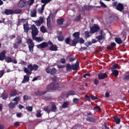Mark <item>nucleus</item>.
Returning a JSON list of instances; mask_svg holds the SVG:
<instances>
[{
  "label": "nucleus",
  "instance_id": "nucleus-24",
  "mask_svg": "<svg viewBox=\"0 0 129 129\" xmlns=\"http://www.w3.org/2000/svg\"><path fill=\"white\" fill-rule=\"evenodd\" d=\"M31 17L36 18L37 17V10L34 9L31 12Z\"/></svg>",
  "mask_w": 129,
  "mask_h": 129
},
{
  "label": "nucleus",
  "instance_id": "nucleus-56",
  "mask_svg": "<svg viewBox=\"0 0 129 129\" xmlns=\"http://www.w3.org/2000/svg\"><path fill=\"white\" fill-rule=\"evenodd\" d=\"M100 5H101L102 8H107V7L105 5V4L101 1L100 2Z\"/></svg>",
  "mask_w": 129,
  "mask_h": 129
},
{
  "label": "nucleus",
  "instance_id": "nucleus-57",
  "mask_svg": "<svg viewBox=\"0 0 129 129\" xmlns=\"http://www.w3.org/2000/svg\"><path fill=\"white\" fill-rule=\"evenodd\" d=\"M97 38L99 41H101V40L103 39V36L101 34V35L97 36Z\"/></svg>",
  "mask_w": 129,
  "mask_h": 129
},
{
  "label": "nucleus",
  "instance_id": "nucleus-12",
  "mask_svg": "<svg viewBox=\"0 0 129 129\" xmlns=\"http://www.w3.org/2000/svg\"><path fill=\"white\" fill-rule=\"evenodd\" d=\"M107 74L106 73H100L98 75V79L102 80V79H105L107 77Z\"/></svg>",
  "mask_w": 129,
  "mask_h": 129
},
{
  "label": "nucleus",
  "instance_id": "nucleus-46",
  "mask_svg": "<svg viewBox=\"0 0 129 129\" xmlns=\"http://www.w3.org/2000/svg\"><path fill=\"white\" fill-rule=\"evenodd\" d=\"M94 110H98V111H99L100 112H101V108L100 107H99V106H96L95 107H94Z\"/></svg>",
  "mask_w": 129,
  "mask_h": 129
},
{
  "label": "nucleus",
  "instance_id": "nucleus-27",
  "mask_svg": "<svg viewBox=\"0 0 129 129\" xmlns=\"http://www.w3.org/2000/svg\"><path fill=\"white\" fill-rule=\"evenodd\" d=\"M65 95L67 96V97H69V95H75V91L70 90L67 93H66Z\"/></svg>",
  "mask_w": 129,
  "mask_h": 129
},
{
  "label": "nucleus",
  "instance_id": "nucleus-8",
  "mask_svg": "<svg viewBox=\"0 0 129 129\" xmlns=\"http://www.w3.org/2000/svg\"><path fill=\"white\" fill-rule=\"evenodd\" d=\"M45 71L48 74H51V75H55L57 72V70L55 68L52 69L47 68L45 69Z\"/></svg>",
  "mask_w": 129,
  "mask_h": 129
},
{
  "label": "nucleus",
  "instance_id": "nucleus-2",
  "mask_svg": "<svg viewBox=\"0 0 129 129\" xmlns=\"http://www.w3.org/2000/svg\"><path fill=\"white\" fill-rule=\"evenodd\" d=\"M112 6L113 8H115L117 11H119V12H121L124 10L123 4L120 3H117V2H113Z\"/></svg>",
  "mask_w": 129,
  "mask_h": 129
},
{
  "label": "nucleus",
  "instance_id": "nucleus-61",
  "mask_svg": "<svg viewBox=\"0 0 129 129\" xmlns=\"http://www.w3.org/2000/svg\"><path fill=\"white\" fill-rule=\"evenodd\" d=\"M84 50H87V47H81V48H80V52H83V51H84Z\"/></svg>",
  "mask_w": 129,
  "mask_h": 129
},
{
  "label": "nucleus",
  "instance_id": "nucleus-17",
  "mask_svg": "<svg viewBox=\"0 0 129 129\" xmlns=\"http://www.w3.org/2000/svg\"><path fill=\"white\" fill-rule=\"evenodd\" d=\"M26 2H24V0L20 1L18 4V8L20 9H23L24 7L26 6Z\"/></svg>",
  "mask_w": 129,
  "mask_h": 129
},
{
  "label": "nucleus",
  "instance_id": "nucleus-47",
  "mask_svg": "<svg viewBox=\"0 0 129 129\" xmlns=\"http://www.w3.org/2000/svg\"><path fill=\"white\" fill-rule=\"evenodd\" d=\"M26 109H27L28 111L32 112V111H33V106H27L26 107Z\"/></svg>",
  "mask_w": 129,
  "mask_h": 129
},
{
  "label": "nucleus",
  "instance_id": "nucleus-21",
  "mask_svg": "<svg viewBox=\"0 0 129 129\" xmlns=\"http://www.w3.org/2000/svg\"><path fill=\"white\" fill-rule=\"evenodd\" d=\"M10 95L11 97H13V96H16V95H18V91L16 89L13 90L10 92Z\"/></svg>",
  "mask_w": 129,
  "mask_h": 129
},
{
  "label": "nucleus",
  "instance_id": "nucleus-13",
  "mask_svg": "<svg viewBox=\"0 0 129 129\" xmlns=\"http://www.w3.org/2000/svg\"><path fill=\"white\" fill-rule=\"evenodd\" d=\"M72 67L73 70H78L79 68V61L77 60L76 63L72 64Z\"/></svg>",
  "mask_w": 129,
  "mask_h": 129
},
{
  "label": "nucleus",
  "instance_id": "nucleus-60",
  "mask_svg": "<svg viewBox=\"0 0 129 129\" xmlns=\"http://www.w3.org/2000/svg\"><path fill=\"white\" fill-rule=\"evenodd\" d=\"M73 101L74 103H77V102H78L79 101V99H78L77 98H75L73 99Z\"/></svg>",
  "mask_w": 129,
  "mask_h": 129
},
{
  "label": "nucleus",
  "instance_id": "nucleus-58",
  "mask_svg": "<svg viewBox=\"0 0 129 129\" xmlns=\"http://www.w3.org/2000/svg\"><path fill=\"white\" fill-rule=\"evenodd\" d=\"M87 76H88V77H90V76H91V74H90V73L84 74L83 77L84 78H86Z\"/></svg>",
  "mask_w": 129,
  "mask_h": 129
},
{
  "label": "nucleus",
  "instance_id": "nucleus-4",
  "mask_svg": "<svg viewBox=\"0 0 129 129\" xmlns=\"http://www.w3.org/2000/svg\"><path fill=\"white\" fill-rule=\"evenodd\" d=\"M27 44L28 46L29 52L33 53L34 52V47H35V43L33 42V40L31 38L27 39Z\"/></svg>",
  "mask_w": 129,
  "mask_h": 129
},
{
  "label": "nucleus",
  "instance_id": "nucleus-63",
  "mask_svg": "<svg viewBox=\"0 0 129 129\" xmlns=\"http://www.w3.org/2000/svg\"><path fill=\"white\" fill-rule=\"evenodd\" d=\"M34 2H35V0H29V1L28 2L29 6H32V5L34 4Z\"/></svg>",
  "mask_w": 129,
  "mask_h": 129
},
{
  "label": "nucleus",
  "instance_id": "nucleus-1",
  "mask_svg": "<svg viewBox=\"0 0 129 129\" xmlns=\"http://www.w3.org/2000/svg\"><path fill=\"white\" fill-rule=\"evenodd\" d=\"M27 68H24V72L26 73L27 75L24 76V79L22 82V83H26V82H29L30 81V77L28 75H31L32 74V71H37L39 69V66L37 64H30L27 66Z\"/></svg>",
  "mask_w": 129,
  "mask_h": 129
},
{
  "label": "nucleus",
  "instance_id": "nucleus-31",
  "mask_svg": "<svg viewBox=\"0 0 129 129\" xmlns=\"http://www.w3.org/2000/svg\"><path fill=\"white\" fill-rule=\"evenodd\" d=\"M64 18L58 19L56 20V23L57 25H63V23H64Z\"/></svg>",
  "mask_w": 129,
  "mask_h": 129
},
{
  "label": "nucleus",
  "instance_id": "nucleus-43",
  "mask_svg": "<svg viewBox=\"0 0 129 129\" xmlns=\"http://www.w3.org/2000/svg\"><path fill=\"white\" fill-rule=\"evenodd\" d=\"M36 116L37 117H42V114H41V110H38L37 111Z\"/></svg>",
  "mask_w": 129,
  "mask_h": 129
},
{
  "label": "nucleus",
  "instance_id": "nucleus-55",
  "mask_svg": "<svg viewBox=\"0 0 129 129\" xmlns=\"http://www.w3.org/2000/svg\"><path fill=\"white\" fill-rule=\"evenodd\" d=\"M23 100L24 101H27L29 100V96L28 95H25L23 96Z\"/></svg>",
  "mask_w": 129,
  "mask_h": 129
},
{
  "label": "nucleus",
  "instance_id": "nucleus-28",
  "mask_svg": "<svg viewBox=\"0 0 129 129\" xmlns=\"http://www.w3.org/2000/svg\"><path fill=\"white\" fill-rule=\"evenodd\" d=\"M47 28L49 29H51V19L50 18V17H48L47 19Z\"/></svg>",
  "mask_w": 129,
  "mask_h": 129
},
{
  "label": "nucleus",
  "instance_id": "nucleus-33",
  "mask_svg": "<svg viewBox=\"0 0 129 129\" xmlns=\"http://www.w3.org/2000/svg\"><path fill=\"white\" fill-rule=\"evenodd\" d=\"M115 41L116 43H117V44H120L122 43V40H121V38H120V37H116L115 38Z\"/></svg>",
  "mask_w": 129,
  "mask_h": 129
},
{
  "label": "nucleus",
  "instance_id": "nucleus-29",
  "mask_svg": "<svg viewBox=\"0 0 129 129\" xmlns=\"http://www.w3.org/2000/svg\"><path fill=\"white\" fill-rule=\"evenodd\" d=\"M16 105H17V104L15 102H11L8 104V106L11 109H13V108H15L16 107Z\"/></svg>",
  "mask_w": 129,
  "mask_h": 129
},
{
  "label": "nucleus",
  "instance_id": "nucleus-50",
  "mask_svg": "<svg viewBox=\"0 0 129 129\" xmlns=\"http://www.w3.org/2000/svg\"><path fill=\"white\" fill-rule=\"evenodd\" d=\"M51 97H52V95L50 94H48L46 96L44 97L43 98L44 99H51Z\"/></svg>",
  "mask_w": 129,
  "mask_h": 129
},
{
  "label": "nucleus",
  "instance_id": "nucleus-32",
  "mask_svg": "<svg viewBox=\"0 0 129 129\" xmlns=\"http://www.w3.org/2000/svg\"><path fill=\"white\" fill-rule=\"evenodd\" d=\"M13 101H15L14 103H15L16 104H18L19 102H20V100H21V98L20 97H16L14 99H12Z\"/></svg>",
  "mask_w": 129,
  "mask_h": 129
},
{
  "label": "nucleus",
  "instance_id": "nucleus-37",
  "mask_svg": "<svg viewBox=\"0 0 129 129\" xmlns=\"http://www.w3.org/2000/svg\"><path fill=\"white\" fill-rule=\"evenodd\" d=\"M5 60L7 63H11L12 61V58L10 56H6Z\"/></svg>",
  "mask_w": 129,
  "mask_h": 129
},
{
  "label": "nucleus",
  "instance_id": "nucleus-19",
  "mask_svg": "<svg viewBox=\"0 0 129 129\" xmlns=\"http://www.w3.org/2000/svg\"><path fill=\"white\" fill-rule=\"evenodd\" d=\"M86 120L89 122H95L96 121V119L93 116H88L86 118Z\"/></svg>",
  "mask_w": 129,
  "mask_h": 129
},
{
  "label": "nucleus",
  "instance_id": "nucleus-7",
  "mask_svg": "<svg viewBox=\"0 0 129 129\" xmlns=\"http://www.w3.org/2000/svg\"><path fill=\"white\" fill-rule=\"evenodd\" d=\"M99 30H100V27H99V26L96 24H94L93 26L90 27V32L92 34L97 33Z\"/></svg>",
  "mask_w": 129,
  "mask_h": 129
},
{
  "label": "nucleus",
  "instance_id": "nucleus-15",
  "mask_svg": "<svg viewBox=\"0 0 129 129\" xmlns=\"http://www.w3.org/2000/svg\"><path fill=\"white\" fill-rule=\"evenodd\" d=\"M47 93V91H42L38 90L34 93L35 95H38L39 96H42V95H45Z\"/></svg>",
  "mask_w": 129,
  "mask_h": 129
},
{
  "label": "nucleus",
  "instance_id": "nucleus-25",
  "mask_svg": "<svg viewBox=\"0 0 129 129\" xmlns=\"http://www.w3.org/2000/svg\"><path fill=\"white\" fill-rule=\"evenodd\" d=\"M66 70L67 72H70V71H72V70H73L72 64L71 65L70 63L67 64Z\"/></svg>",
  "mask_w": 129,
  "mask_h": 129
},
{
  "label": "nucleus",
  "instance_id": "nucleus-30",
  "mask_svg": "<svg viewBox=\"0 0 129 129\" xmlns=\"http://www.w3.org/2000/svg\"><path fill=\"white\" fill-rule=\"evenodd\" d=\"M1 97L2 98V99H4V100H7V99H8V94H7V93H3L1 95Z\"/></svg>",
  "mask_w": 129,
  "mask_h": 129
},
{
  "label": "nucleus",
  "instance_id": "nucleus-52",
  "mask_svg": "<svg viewBox=\"0 0 129 129\" xmlns=\"http://www.w3.org/2000/svg\"><path fill=\"white\" fill-rule=\"evenodd\" d=\"M94 84L95 85H98L99 84V80H97V79L94 80Z\"/></svg>",
  "mask_w": 129,
  "mask_h": 129
},
{
  "label": "nucleus",
  "instance_id": "nucleus-54",
  "mask_svg": "<svg viewBox=\"0 0 129 129\" xmlns=\"http://www.w3.org/2000/svg\"><path fill=\"white\" fill-rule=\"evenodd\" d=\"M85 98H86V100H87V101L90 102V100H91V98H90V97H89V96H88L87 95H85Z\"/></svg>",
  "mask_w": 129,
  "mask_h": 129
},
{
  "label": "nucleus",
  "instance_id": "nucleus-3",
  "mask_svg": "<svg viewBox=\"0 0 129 129\" xmlns=\"http://www.w3.org/2000/svg\"><path fill=\"white\" fill-rule=\"evenodd\" d=\"M51 103L52 104V105L51 106V109H49V106L43 108L44 111H46L47 113H50L51 111L52 112H56L57 110V107L55 103L51 102Z\"/></svg>",
  "mask_w": 129,
  "mask_h": 129
},
{
  "label": "nucleus",
  "instance_id": "nucleus-64",
  "mask_svg": "<svg viewBox=\"0 0 129 129\" xmlns=\"http://www.w3.org/2000/svg\"><path fill=\"white\" fill-rule=\"evenodd\" d=\"M4 74H5V71L2 70L0 72V78H2L3 76H4Z\"/></svg>",
  "mask_w": 129,
  "mask_h": 129
},
{
  "label": "nucleus",
  "instance_id": "nucleus-38",
  "mask_svg": "<svg viewBox=\"0 0 129 129\" xmlns=\"http://www.w3.org/2000/svg\"><path fill=\"white\" fill-rule=\"evenodd\" d=\"M22 38L20 37H18L16 39V43L18 44V45H20V44H22Z\"/></svg>",
  "mask_w": 129,
  "mask_h": 129
},
{
  "label": "nucleus",
  "instance_id": "nucleus-6",
  "mask_svg": "<svg viewBox=\"0 0 129 129\" xmlns=\"http://www.w3.org/2000/svg\"><path fill=\"white\" fill-rule=\"evenodd\" d=\"M30 30H31L32 37H36V36H38V34H39V30L35 25H31Z\"/></svg>",
  "mask_w": 129,
  "mask_h": 129
},
{
  "label": "nucleus",
  "instance_id": "nucleus-23",
  "mask_svg": "<svg viewBox=\"0 0 129 129\" xmlns=\"http://www.w3.org/2000/svg\"><path fill=\"white\" fill-rule=\"evenodd\" d=\"M82 10L83 12H85V11H91L92 10V7L89 6H84Z\"/></svg>",
  "mask_w": 129,
  "mask_h": 129
},
{
  "label": "nucleus",
  "instance_id": "nucleus-42",
  "mask_svg": "<svg viewBox=\"0 0 129 129\" xmlns=\"http://www.w3.org/2000/svg\"><path fill=\"white\" fill-rule=\"evenodd\" d=\"M70 40H71V38L70 37H68L65 39L64 41H65L66 44L71 46V43H70Z\"/></svg>",
  "mask_w": 129,
  "mask_h": 129
},
{
  "label": "nucleus",
  "instance_id": "nucleus-34",
  "mask_svg": "<svg viewBox=\"0 0 129 129\" xmlns=\"http://www.w3.org/2000/svg\"><path fill=\"white\" fill-rule=\"evenodd\" d=\"M77 43H78V39L74 38L72 41L71 46H73V47H75V46L77 45Z\"/></svg>",
  "mask_w": 129,
  "mask_h": 129
},
{
  "label": "nucleus",
  "instance_id": "nucleus-44",
  "mask_svg": "<svg viewBox=\"0 0 129 129\" xmlns=\"http://www.w3.org/2000/svg\"><path fill=\"white\" fill-rule=\"evenodd\" d=\"M112 75L115 77L118 76V71L116 70L112 71Z\"/></svg>",
  "mask_w": 129,
  "mask_h": 129
},
{
  "label": "nucleus",
  "instance_id": "nucleus-40",
  "mask_svg": "<svg viewBox=\"0 0 129 129\" xmlns=\"http://www.w3.org/2000/svg\"><path fill=\"white\" fill-rule=\"evenodd\" d=\"M69 105V102L66 101L63 102V104L62 105V107H63V108H67V107H68Z\"/></svg>",
  "mask_w": 129,
  "mask_h": 129
},
{
  "label": "nucleus",
  "instance_id": "nucleus-39",
  "mask_svg": "<svg viewBox=\"0 0 129 129\" xmlns=\"http://www.w3.org/2000/svg\"><path fill=\"white\" fill-rule=\"evenodd\" d=\"M40 31L41 33H47V30L45 28V26H42L40 27Z\"/></svg>",
  "mask_w": 129,
  "mask_h": 129
},
{
  "label": "nucleus",
  "instance_id": "nucleus-48",
  "mask_svg": "<svg viewBox=\"0 0 129 129\" xmlns=\"http://www.w3.org/2000/svg\"><path fill=\"white\" fill-rule=\"evenodd\" d=\"M81 19V14H80L78 16H77L75 18V21L76 22H78V21H80Z\"/></svg>",
  "mask_w": 129,
  "mask_h": 129
},
{
  "label": "nucleus",
  "instance_id": "nucleus-14",
  "mask_svg": "<svg viewBox=\"0 0 129 129\" xmlns=\"http://www.w3.org/2000/svg\"><path fill=\"white\" fill-rule=\"evenodd\" d=\"M4 14L7 15V16H9V15H14V10L8 9H5Z\"/></svg>",
  "mask_w": 129,
  "mask_h": 129
},
{
  "label": "nucleus",
  "instance_id": "nucleus-49",
  "mask_svg": "<svg viewBox=\"0 0 129 129\" xmlns=\"http://www.w3.org/2000/svg\"><path fill=\"white\" fill-rule=\"evenodd\" d=\"M85 36L86 38H89L90 37V34L89 33V31H87L85 32Z\"/></svg>",
  "mask_w": 129,
  "mask_h": 129
},
{
  "label": "nucleus",
  "instance_id": "nucleus-11",
  "mask_svg": "<svg viewBox=\"0 0 129 129\" xmlns=\"http://www.w3.org/2000/svg\"><path fill=\"white\" fill-rule=\"evenodd\" d=\"M34 23L37 27H40L44 23V19L42 17H40L39 20L34 21Z\"/></svg>",
  "mask_w": 129,
  "mask_h": 129
},
{
  "label": "nucleus",
  "instance_id": "nucleus-36",
  "mask_svg": "<svg viewBox=\"0 0 129 129\" xmlns=\"http://www.w3.org/2000/svg\"><path fill=\"white\" fill-rule=\"evenodd\" d=\"M57 39L60 42H63L64 41V36L62 34H60L57 36Z\"/></svg>",
  "mask_w": 129,
  "mask_h": 129
},
{
  "label": "nucleus",
  "instance_id": "nucleus-35",
  "mask_svg": "<svg viewBox=\"0 0 129 129\" xmlns=\"http://www.w3.org/2000/svg\"><path fill=\"white\" fill-rule=\"evenodd\" d=\"M113 118L116 124H119V123L120 122V118H118L116 116H114L113 117Z\"/></svg>",
  "mask_w": 129,
  "mask_h": 129
},
{
  "label": "nucleus",
  "instance_id": "nucleus-18",
  "mask_svg": "<svg viewBox=\"0 0 129 129\" xmlns=\"http://www.w3.org/2000/svg\"><path fill=\"white\" fill-rule=\"evenodd\" d=\"M116 46V44L115 42H111L110 45L107 47V49L109 51H112Z\"/></svg>",
  "mask_w": 129,
  "mask_h": 129
},
{
  "label": "nucleus",
  "instance_id": "nucleus-51",
  "mask_svg": "<svg viewBox=\"0 0 129 129\" xmlns=\"http://www.w3.org/2000/svg\"><path fill=\"white\" fill-rule=\"evenodd\" d=\"M41 3H42V4H44L42 6V7H41V9H43L44 10L45 9V7L47 5V4H49V2H41Z\"/></svg>",
  "mask_w": 129,
  "mask_h": 129
},
{
  "label": "nucleus",
  "instance_id": "nucleus-41",
  "mask_svg": "<svg viewBox=\"0 0 129 129\" xmlns=\"http://www.w3.org/2000/svg\"><path fill=\"white\" fill-rule=\"evenodd\" d=\"M127 74L125 75V76L123 78V80H124V81H127V80L129 81V72H127Z\"/></svg>",
  "mask_w": 129,
  "mask_h": 129
},
{
  "label": "nucleus",
  "instance_id": "nucleus-62",
  "mask_svg": "<svg viewBox=\"0 0 129 129\" xmlns=\"http://www.w3.org/2000/svg\"><path fill=\"white\" fill-rule=\"evenodd\" d=\"M85 41L83 38H80L79 40H78V43H80V44H83L84 43Z\"/></svg>",
  "mask_w": 129,
  "mask_h": 129
},
{
  "label": "nucleus",
  "instance_id": "nucleus-10",
  "mask_svg": "<svg viewBox=\"0 0 129 129\" xmlns=\"http://www.w3.org/2000/svg\"><path fill=\"white\" fill-rule=\"evenodd\" d=\"M48 46H49V45L47 42H43L37 45V48H38V49H44V48H46V47H48Z\"/></svg>",
  "mask_w": 129,
  "mask_h": 129
},
{
  "label": "nucleus",
  "instance_id": "nucleus-16",
  "mask_svg": "<svg viewBox=\"0 0 129 129\" xmlns=\"http://www.w3.org/2000/svg\"><path fill=\"white\" fill-rule=\"evenodd\" d=\"M23 29L25 33L28 34L29 31H30V28H29V23H28V22L23 25Z\"/></svg>",
  "mask_w": 129,
  "mask_h": 129
},
{
  "label": "nucleus",
  "instance_id": "nucleus-59",
  "mask_svg": "<svg viewBox=\"0 0 129 129\" xmlns=\"http://www.w3.org/2000/svg\"><path fill=\"white\" fill-rule=\"evenodd\" d=\"M57 80H58V78H57L56 76H54L51 78V80L53 82H56V81H57Z\"/></svg>",
  "mask_w": 129,
  "mask_h": 129
},
{
  "label": "nucleus",
  "instance_id": "nucleus-53",
  "mask_svg": "<svg viewBox=\"0 0 129 129\" xmlns=\"http://www.w3.org/2000/svg\"><path fill=\"white\" fill-rule=\"evenodd\" d=\"M91 45H92V42H91V41H88L85 43V46L87 47H89V46H91Z\"/></svg>",
  "mask_w": 129,
  "mask_h": 129
},
{
  "label": "nucleus",
  "instance_id": "nucleus-26",
  "mask_svg": "<svg viewBox=\"0 0 129 129\" xmlns=\"http://www.w3.org/2000/svg\"><path fill=\"white\" fill-rule=\"evenodd\" d=\"M23 11L21 9H15L13 10V15H20V14H22Z\"/></svg>",
  "mask_w": 129,
  "mask_h": 129
},
{
  "label": "nucleus",
  "instance_id": "nucleus-22",
  "mask_svg": "<svg viewBox=\"0 0 129 129\" xmlns=\"http://www.w3.org/2000/svg\"><path fill=\"white\" fill-rule=\"evenodd\" d=\"M73 37H74L75 39L78 40L80 38V32H77L74 33L73 34Z\"/></svg>",
  "mask_w": 129,
  "mask_h": 129
},
{
  "label": "nucleus",
  "instance_id": "nucleus-5",
  "mask_svg": "<svg viewBox=\"0 0 129 129\" xmlns=\"http://www.w3.org/2000/svg\"><path fill=\"white\" fill-rule=\"evenodd\" d=\"M60 87L58 83L50 84L47 86V90H59Z\"/></svg>",
  "mask_w": 129,
  "mask_h": 129
},
{
  "label": "nucleus",
  "instance_id": "nucleus-9",
  "mask_svg": "<svg viewBox=\"0 0 129 129\" xmlns=\"http://www.w3.org/2000/svg\"><path fill=\"white\" fill-rule=\"evenodd\" d=\"M7 54V51L4 50L0 53V61H4V60H5L7 55H6Z\"/></svg>",
  "mask_w": 129,
  "mask_h": 129
},
{
  "label": "nucleus",
  "instance_id": "nucleus-45",
  "mask_svg": "<svg viewBox=\"0 0 129 129\" xmlns=\"http://www.w3.org/2000/svg\"><path fill=\"white\" fill-rule=\"evenodd\" d=\"M32 39L33 40H35V41H37V42H41V41H42V40H41V37H32Z\"/></svg>",
  "mask_w": 129,
  "mask_h": 129
},
{
  "label": "nucleus",
  "instance_id": "nucleus-20",
  "mask_svg": "<svg viewBox=\"0 0 129 129\" xmlns=\"http://www.w3.org/2000/svg\"><path fill=\"white\" fill-rule=\"evenodd\" d=\"M49 50L50 51H58V47H57V45L53 44L49 47Z\"/></svg>",
  "mask_w": 129,
  "mask_h": 129
}]
</instances>
